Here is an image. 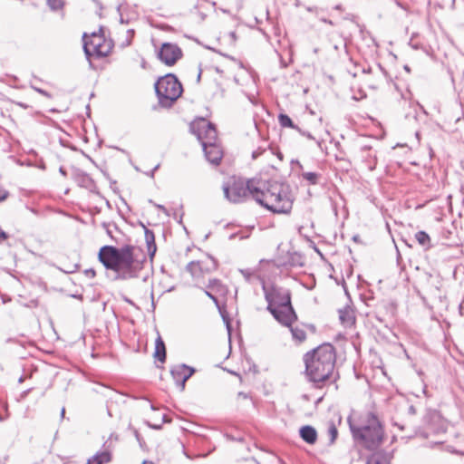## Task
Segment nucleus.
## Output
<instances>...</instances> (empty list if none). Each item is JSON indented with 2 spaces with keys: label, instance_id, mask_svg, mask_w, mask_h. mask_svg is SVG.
<instances>
[{
  "label": "nucleus",
  "instance_id": "nucleus-26",
  "mask_svg": "<svg viewBox=\"0 0 464 464\" xmlns=\"http://www.w3.org/2000/svg\"><path fill=\"white\" fill-rule=\"evenodd\" d=\"M145 239H146V243L148 245L149 250H150L151 247H153V253H154L156 250L154 233L151 230L145 229Z\"/></svg>",
  "mask_w": 464,
  "mask_h": 464
},
{
  "label": "nucleus",
  "instance_id": "nucleus-34",
  "mask_svg": "<svg viewBox=\"0 0 464 464\" xmlns=\"http://www.w3.org/2000/svg\"><path fill=\"white\" fill-rule=\"evenodd\" d=\"M8 197V192L5 189H0V202L5 201Z\"/></svg>",
  "mask_w": 464,
  "mask_h": 464
},
{
  "label": "nucleus",
  "instance_id": "nucleus-41",
  "mask_svg": "<svg viewBox=\"0 0 464 464\" xmlns=\"http://www.w3.org/2000/svg\"><path fill=\"white\" fill-rule=\"evenodd\" d=\"M133 433L136 437V439L140 441V433L138 432V430L136 429H133Z\"/></svg>",
  "mask_w": 464,
  "mask_h": 464
},
{
  "label": "nucleus",
  "instance_id": "nucleus-40",
  "mask_svg": "<svg viewBox=\"0 0 464 464\" xmlns=\"http://www.w3.org/2000/svg\"><path fill=\"white\" fill-rule=\"evenodd\" d=\"M459 313L460 314H463V311H464V301L459 304Z\"/></svg>",
  "mask_w": 464,
  "mask_h": 464
},
{
  "label": "nucleus",
  "instance_id": "nucleus-7",
  "mask_svg": "<svg viewBox=\"0 0 464 464\" xmlns=\"http://www.w3.org/2000/svg\"><path fill=\"white\" fill-rule=\"evenodd\" d=\"M155 92L159 104L163 108H170L182 94L183 88L178 78L169 73L155 82Z\"/></svg>",
  "mask_w": 464,
  "mask_h": 464
},
{
  "label": "nucleus",
  "instance_id": "nucleus-32",
  "mask_svg": "<svg viewBox=\"0 0 464 464\" xmlns=\"http://www.w3.org/2000/svg\"><path fill=\"white\" fill-rule=\"evenodd\" d=\"M205 294L217 304L218 305V298L212 294V291L205 290Z\"/></svg>",
  "mask_w": 464,
  "mask_h": 464
},
{
  "label": "nucleus",
  "instance_id": "nucleus-5",
  "mask_svg": "<svg viewBox=\"0 0 464 464\" xmlns=\"http://www.w3.org/2000/svg\"><path fill=\"white\" fill-rule=\"evenodd\" d=\"M256 203L277 214L290 213L294 197L287 185L264 180V188L259 189Z\"/></svg>",
  "mask_w": 464,
  "mask_h": 464
},
{
  "label": "nucleus",
  "instance_id": "nucleus-1",
  "mask_svg": "<svg viewBox=\"0 0 464 464\" xmlns=\"http://www.w3.org/2000/svg\"><path fill=\"white\" fill-rule=\"evenodd\" d=\"M140 250L131 245L121 247L104 246L99 251V260L106 269L117 273L118 279H130L136 277L141 268V262L138 258Z\"/></svg>",
  "mask_w": 464,
  "mask_h": 464
},
{
  "label": "nucleus",
  "instance_id": "nucleus-12",
  "mask_svg": "<svg viewBox=\"0 0 464 464\" xmlns=\"http://www.w3.org/2000/svg\"><path fill=\"white\" fill-rule=\"evenodd\" d=\"M158 55L160 61L165 64L173 65L181 58L182 52L178 45L170 43H165L162 44Z\"/></svg>",
  "mask_w": 464,
  "mask_h": 464
},
{
  "label": "nucleus",
  "instance_id": "nucleus-19",
  "mask_svg": "<svg viewBox=\"0 0 464 464\" xmlns=\"http://www.w3.org/2000/svg\"><path fill=\"white\" fill-rule=\"evenodd\" d=\"M415 239L424 250H429L432 247L430 237L425 231H418L415 234Z\"/></svg>",
  "mask_w": 464,
  "mask_h": 464
},
{
  "label": "nucleus",
  "instance_id": "nucleus-39",
  "mask_svg": "<svg viewBox=\"0 0 464 464\" xmlns=\"http://www.w3.org/2000/svg\"><path fill=\"white\" fill-rule=\"evenodd\" d=\"M409 413H411V414H415L416 413V409H415V407L413 405H411L409 407Z\"/></svg>",
  "mask_w": 464,
  "mask_h": 464
},
{
  "label": "nucleus",
  "instance_id": "nucleus-9",
  "mask_svg": "<svg viewBox=\"0 0 464 464\" xmlns=\"http://www.w3.org/2000/svg\"><path fill=\"white\" fill-rule=\"evenodd\" d=\"M107 393V413L111 419L121 420L126 403V396L114 390L106 388Z\"/></svg>",
  "mask_w": 464,
  "mask_h": 464
},
{
  "label": "nucleus",
  "instance_id": "nucleus-35",
  "mask_svg": "<svg viewBox=\"0 0 464 464\" xmlns=\"http://www.w3.org/2000/svg\"><path fill=\"white\" fill-rule=\"evenodd\" d=\"M9 237L8 234L5 233L1 227H0V243L4 242Z\"/></svg>",
  "mask_w": 464,
  "mask_h": 464
},
{
  "label": "nucleus",
  "instance_id": "nucleus-52",
  "mask_svg": "<svg viewBox=\"0 0 464 464\" xmlns=\"http://www.w3.org/2000/svg\"><path fill=\"white\" fill-rule=\"evenodd\" d=\"M128 33H129V34H130V33L133 34V30H129V31H128Z\"/></svg>",
  "mask_w": 464,
  "mask_h": 464
},
{
  "label": "nucleus",
  "instance_id": "nucleus-21",
  "mask_svg": "<svg viewBox=\"0 0 464 464\" xmlns=\"http://www.w3.org/2000/svg\"><path fill=\"white\" fill-rule=\"evenodd\" d=\"M111 460V454L108 451H102L95 454L92 459H89L87 462L92 464H103L108 463Z\"/></svg>",
  "mask_w": 464,
  "mask_h": 464
},
{
  "label": "nucleus",
  "instance_id": "nucleus-4",
  "mask_svg": "<svg viewBox=\"0 0 464 464\" xmlns=\"http://www.w3.org/2000/svg\"><path fill=\"white\" fill-rule=\"evenodd\" d=\"M267 311L282 325L290 326L297 319L291 304V293L288 289L277 285H262Z\"/></svg>",
  "mask_w": 464,
  "mask_h": 464
},
{
  "label": "nucleus",
  "instance_id": "nucleus-18",
  "mask_svg": "<svg viewBox=\"0 0 464 464\" xmlns=\"http://www.w3.org/2000/svg\"><path fill=\"white\" fill-rule=\"evenodd\" d=\"M154 358L160 362H165L166 361V346L159 333L155 340Z\"/></svg>",
  "mask_w": 464,
  "mask_h": 464
},
{
  "label": "nucleus",
  "instance_id": "nucleus-10",
  "mask_svg": "<svg viewBox=\"0 0 464 464\" xmlns=\"http://www.w3.org/2000/svg\"><path fill=\"white\" fill-rule=\"evenodd\" d=\"M191 130L197 135L202 146L203 143L207 145L216 142L218 140V132L215 126L205 119H200L194 122L191 125Z\"/></svg>",
  "mask_w": 464,
  "mask_h": 464
},
{
  "label": "nucleus",
  "instance_id": "nucleus-6",
  "mask_svg": "<svg viewBox=\"0 0 464 464\" xmlns=\"http://www.w3.org/2000/svg\"><path fill=\"white\" fill-rule=\"evenodd\" d=\"M264 188V180L248 179L232 177L222 185L225 198L231 203H242L249 198L256 201L259 189Z\"/></svg>",
  "mask_w": 464,
  "mask_h": 464
},
{
  "label": "nucleus",
  "instance_id": "nucleus-54",
  "mask_svg": "<svg viewBox=\"0 0 464 464\" xmlns=\"http://www.w3.org/2000/svg\"><path fill=\"white\" fill-rule=\"evenodd\" d=\"M257 464H260V463H257Z\"/></svg>",
  "mask_w": 464,
  "mask_h": 464
},
{
  "label": "nucleus",
  "instance_id": "nucleus-8",
  "mask_svg": "<svg viewBox=\"0 0 464 464\" xmlns=\"http://www.w3.org/2000/svg\"><path fill=\"white\" fill-rule=\"evenodd\" d=\"M83 41V50L87 58L91 56L103 57L109 53L110 48L102 35L92 33L90 39L87 40V35L84 34Z\"/></svg>",
  "mask_w": 464,
  "mask_h": 464
},
{
  "label": "nucleus",
  "instance_id": "nucleus-36",
  "mask_svg": "<svg viewBox=\"0 0 464 464\" xmlns=\"http://www.w3.org/2000/svg\"><path fill=\"white\" fill-rule=\"evenodd\" d=\"M263 151H265L264 150H256L255 151H253L252 153V158L254 160L257 159L259 155H261L263 153Z\"/></svg>",
  "mask_w": 464,
  "mask_h": 464
},
{
  "label": "nucleus",
  "instance_id": "nucleus-20",
  "mask_svg": "<svg viewBox=\"0 0 464 464\" xmlns=\"http://www.w3.org/2000/svg\"><path fill=\"white\" fill-rule=\"evenodd\" d=\"M301 177L303 179L307 181L309 185H316L318 184L322 179V174L318 172H312V171H303L301 173Z\"/></svg>",
  "mask_w": 464,
  "mask_h": 464
},
{
  "label": "nucleus",
  "instance_id": "nucleus-31",
  "mask_svg": "<svg viewBox=\"0 0 464 464\" xmlns=\"http://www.w3.org/2000/svg\"><path fill=\"white\" fill-rule=\"evenodd\" d=\"M150 203L153 204V206L155 208L161 210L166 216H168V217L169 216V210L163 205L157 204V203L153 202L152 200H150Z\"/></svg>",
  "mask_w": 464,
  "mask_h": 464
},
{
  "label": "nucleus",
  "instance_id": "nucleus-27",
  "mask_svg": "<svg viewBox=\"0 0 464 464\" xmlns=\"http://www.w3.org/2000/svg\"><path fill=\"white\" fill-rule=\"evenodd\" d=\"M339 317H340V320L343 323V324H352L353 323V316H352V313L351 311H348V310H340L339 311Z\"/></svg>",
  "mask_w": 464,
  "mask_h": 464
},
{
  "label": "nucleus",
  "instance_id": "nucleus-49",
  "mask_svg": "<svg viewBox=\"0 0 464 464\" xmlns=\"http://www.w3.org/2000/svg\"><path fill=\"white\" fill-rule=\"evenodd\" d=\"M142 464H154V463H153V462H151V461H143V463H142Z\"/></svg>",
  "mask_w": 464,
  "mask_h": 464
},
{
  "label": "nucleus",
  "instance_id": "nucleus-48",
  "mask_svg": "<svg viewBox=\"0 0 464 464\" xmlns=\"http://www.w3.org/2000/svg\"><path fill=\"white\" fill-rule=\"evenodd\" d=\"M200 77H201V71H199L198 74V82L200 81Z\"/></svg>",
  "mask_w": 464,
  "mask_h": 464
},
{
  "label": "nucleus",
  "instance_id": "nucleus-33",
  "mask_svg": "<svg viewBox=\"0 0 464 464\" xmlns=\"http://www.w3.org/2000/svg\"><path fill=\"white\" fill-rule=\"evenodd\" d=\"M84 274L90 278H93L96 276L95 270L92 268L84 270Z\"/></svg>",
  "mask_w": 464,
  "mask_h": 464
},
{
  "label": "nucleus",
  "instance_id": "nucleus-44",
  "mask_svg": "<svg viewBox=\"0 0 464 464\" xmlns=\"http://www.w3.org/2000/svg\"><path fill=\"white\" fill-rule=\"evenodd\" d=\"M238 396L239 397H243L244 399H246L247 398V395L242 392H238Z\"/></svg>",
  "mask_w": 464,
  "mask_h": 464
},
{
  "label": "nucleus",
  "instance_id": "nucleus-45",
  "mask_svg": "<svg viewBox=\"0 0 464 464\" xmlns=\"http://www.w3.org/2000/svg\"><path fill=\"white\" fill-rule=\"evenodd\" d=\"M64 414H65V409L63 408L62 411H61V418L63 419L64 418Z\"/></svg>",
  "mask_w": 464,
  "mask_h": 464
},
{
  "label": "nucleus",
  "instance_id": "nucleus-51",
  "mask_svg": "<svg viewBox=\"0 0 464 464\" xmlns=\"http://www.w3.org/2000/svg\"><path fill=\"white\" fill-rule=\"evenodd\" d=\"M23 381H24V380H23V378H22V377H21V378H19V382H22Z\"/></svg>",
  "mask_w": 464,
  "mask_h": 464
},
{
  "label": "nucleus",
  "instance_id": "nucleus-16",
  "mask_svg": "<svg viewBox=\"0 0 464 464\" xmlns=\"http://www.w3.org/2000/svg\"><path fill=\"white\" fill-rule=\"evenodd\" d=\"M392 453L384 450L373 452L367 459V464H390Z\"/></svg>",
  "mask_w": 464,
  "mask_h": 464
},
{
  "label": "nucleus",
  "instance_id": "nucleus-42",
  "mask_svg": "<svg viewBox=\"0 0 464 464\" xmlns=\"http://www.w3.org/2000/svg\"><path fill=\"white\" fill-rule=\"evenodd\" d=\"M16 104L24 109H27L28 108V105L23 103V102H16Z\"/></svg>",
  "mask_w": 464,
  "mask_h": 464
},
{
  "label": "nucleus",
  "instance_id": "nucleus-23",
  "mask_svg": "<svg viewBox=\"0 0 464 464\" xmlns=\"http://www.w3.org/2000/svg\"><path fill=\"white\" fill-rule=\"evenodd\" d=\"M289 327H290L292 336L295 340H296L298 342H303L305 340L306 334L303 328L298 327V326L293 327L292 324Z\"/></svg>",
  "mask_w": 464,
  "mask_h": 464
},
{
  "label": "nucleus",
  "instance_id": "nucleus-15",
  "mask_svg": "<svg viewBox=\"0 0 464 464\" xmlns=\"http://www.w3.org/2000/svg\"><path fill=\"white\" fill-rule=\"evenodd\" d=\"M202 147L207 160L214 165H218L222 159L223 152L217 144V141L207 145L203 143Z\"/></svg>",
  "mask_w": 464,
  "mask_h": 464
},
{
  "label": "nucleus",
  "instance_id": "nucleus-17",
  "mask_svg": "<svg viewBox=\"0 0 464 464\" xmlns=\"http://www.w3.org/2000/svg\"><path fill=\"white\" fill-rule=\"evenodd\" d=\"M299 433L301 438L309 444H314L317 440L316 430L312 426H303L300 429Z\"/></svg>",
  "mask_w": 464,
  "mask_h": 464
},
{
  "label": "nucleus",
  "instance_id": "nucleus-28",
  "mask_svg": "<svg viewBox=\"0 0 464 464\" xmlns=\"http://www.w3.org/2000/svg\"><path fill=\"white\" fill-rule=\"evenodd\" d=\"M47 5L53 11H57L63 6V0H47Z\"/></svg>",
  "mask_w": 464,
  "mask_h": 464
},
{
  "label": "nucleus",
  "instance_id": "nucleus-14",
  "mask_svg": "<svg viewBox=\"0 0 464 464\" xmlns=\"http://www.w3.org/2000/svg\"><path fill=\"white\" fill-rule=\"evenodd\" d=\"M217 267H218L217 261L213 257L208 256V258L206 260L189 262L187 265L186 269L193 276H197L199 272L210 273V272L216 270Z\"/></svg>",
  "mask_w": 464,
  "mask_h": 464
},
{
  "label": "nucleus",
  "instance_id": "nucleus-38",
  "mask_svg": "<svg viewBox=\"0 0 464 464\" xmlns=\"http://www.w3.org/2000/svg\"><path fill=\"white\" fill-rule=\"evenodd\" d=\"M34 90H35L37 92H39V93H41V94H43V95L49 96V95H48V93H47V92H45V91H44V90H42V89L34 88Z\"/></svg>",
  "mask_w": 464,
  "mask_h": 464
},
{
  "label": "nucleus",
  "instance_id": "nucleus-24",
  "mask_svg": "<svg viewBox=\"0 0 464 464\" xmlns=\"http://www.w3.org/2000/svg\"><path fill=\"white\" fill-rule=\"evenodd\" d=\"M278 121L282 127H288V128H292V129L300 130V129L296 125L294 124L291 118L286 114H283V113L279 114Z\"/></svg>",
  "mask_w": 464,
  "mask_h": 464
},
{
  "label": "nucleus",
  "instance_id": "nucleus-43",
  "mask_svg": "<svg viewBox=\"0 0 464 464\" xmlns=\"http://www.w3.org/2000/svg\"><path fill=\"white\" fill-rule=\"evenodd\" d=\"M151 428L155 429V430H160L161 428V424H153V425H150Z\"/></svg>",
  "mask_w": 464,
  "mask_h": 464
},
{
  "label": "nucleus",
  "instance_id": "nucleus-50",
  "mask_svg": "<svg viewBox=\"0 0 464 464\" xmlns=\"http://www.w3.org/2000/svg\"><path fill=\"white\" fill-rule=\"evenodd\" d=\"M28 392H29V390H28V391H25V392L22 394V396L24 397V396L27 395V393H28Z\"/></svg>",
  "mask_w": 464,
  "mask_h": 464
},
{
  "label": "nucleus",
  "instance_id": "nucleus-53",
  "mask_svg": "<svg viewBox=\"0 0 464 464\" xmlns=\"http://www.w3.org/2000/svg\"><path fill=\"white\" fill-rule=\"evenodd\" d=\"M86 464H92V462H87Z\"/></svg>",
  "mask_w": 464,
  "mask_h": 464
},
{
  "label": "nucleus",
  "instance_id": "nucleus-13",
  "mask_svg": "<svg viewBox=\"0 0 464 464\" xmlns=\"http://www.w3.org/2000/svg\"><path fill=\"white\" fill-rule=\"evenodd\" d=\"M194 372L193 368L186 364L175 365L170 370L171 376L181 392L184 391L186 382L192 376Z\"/></svg>",
  "mask_w": 464,
  "mask_h": 464
},
{
  "label": "nucleus",
  "instance_id": "nucleus-25",
  "mask_svg": "<svg viewBox=\"0 0 464 464\" xmlns=\"http://www.w3.org/2000/svg\"><path fill=\"white\" fill-rule=\"evenodd\" d=\"M76 182L82 186L87 188L92 183V179L85 173L81 172L75 175Z\"/></svg>",
  "mask_w": 464,
  "mask_h": 464
},
{
  "label": "nucleus",
  "instance_id": "nucleus-11",
  "mask_svg": "<svg viewBox=\"0 0 464 464\" xmlns=\"http://www.w3.org/2000/svg\"><path fill=\"white\" fill-rule=\"evenodd\" d=\"M423 421L427 426V430H420L417 431V433L424 438H427L430 433H440L445 431L443 420L436 411H428L423 418Z\"/></svg>",
  "mask_w": 464,
  "mask_h": 464
},
{
  "label": "nucleus",
  "instance_id": "nucleus-22",
  "mask_svg": "<svg viewBox=\"0 0 464 464\" xmlns=\"http://www.w3.org/2000/svg\"><path fill=\"white\" fill-rule=\"evenodd\" d=\"M207 288L209 289L212 292H215L217 294H224L226 292V289L220 280L218 279H210L208 281V284L207 285Z\"/></svg>",
  "mask_w": 464,
  "mask_h": 464
},
{
  "label": "nucleus",
  "instance_id": "nucleus-3",
  "mask_svg": "<svg viewBox=\"0 0 464 464\" xmlns=\"http://www.w3.org/2000/svg\"><path fill=\"white\" fill-rule=\"evenodd\" d=\"M334 347L324 343L304 355L305 372L313 382H323L329 379L335 365Z\"/></svg>",
  "mask_w": 464,
  "mask_h": 464
},
{
  "label": "nucleus",
  "instance_id": "nucleus-2",
  "mask_svg": "<svg viewBox=\"0 0 464 464\" xmlns=\"http://www.w3.org/2000/svg\"><path fill=\"white\" fill-rule=\"evenodd\" d=\"M353 440L369 450H375L384 440V429L379 417L371 411H353L348 417Z\"/></svg>",
  "mask_w": 464,
  "mask_h": 464
},
{
  "label": "nucleus",
  "instance_id": "nucleus-37",
  "mask_svg": "<svg viewBox=\"0 0 464 464\" xmlns=\"http://www.w3.org/2000/svg\"><path fill=\"white\" fill-rule=\"evenodd\" d=\"M299 131L302 133V135L305 136L306 138H308V139H310V140H314V138L312 136V134H311V133H309V132L302 131L301 130H300Z\"/></svg>",
  "mask_w": 464,
  "mask_h": 464
},
{
  "label": "nucleus",
  "instance_id": "nucleus-30",
  "mask_svg": "<svg viewBox=\"0 0 464 464\" xmlns=\"http://www.w3.org/2000/svg\"><path fill=\"white\" fill-rule=\"evenodd\" d=\"M240 273L243 275L246 281H250L253 276H255V273L249 269H241Z\"/></svg>",
  "mask_w": 464,
  "mask_h": 464
},
{
  "label": "nucleus",
  "instance_id": "nucleus-46",
  "mask_svg": "<svg viewBox=\"0 0 464 464\" xmlns=\"http://www.w3.org/2000/svg\"><path fill=\"white\" fill-rule=\"evenodd\" d=\"M159 169V165L155 166V168L153 169V170L150 172V176H151V177H153V175H154V171H155L156 169Z\"/></svg>",
  "mask_w": 464,
  "mask_h": 464
},
{
  "label": "nucleus",
  "instance_id": "nucleus-29",
  "mask_svg": "<svg viewBox=\"0 0 464 464\" xmlns=\"http://www.w3.org/2000/svg\"><path fill=\"white\" fill-rule=\"evenodd\" d=\"M328 431H329V435H330V442L334 443L337 438V434H338L337 429L334 425H331L329 427Z\"/></svg>",
  "mask_w": 464,
  "mask_h": 464
},
{
  "label": "nucleus",
  "instance_id": "nucleus-47",
  "mask_svg": "<svg viewBox=\"0 0 464 464\" xmlns=\"http://www.w3.org/2000/svg\"><path fill=\"white\" fill-rule=\"evenodd\" d=\"M60 172L63 174V175H65L66 172L64 171V169L63 168H60Z\"/></svg>",
  "mask_w": 464,
  "mask_h": 464
}]
</instances>
